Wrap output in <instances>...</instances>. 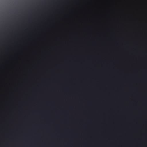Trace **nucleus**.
Masks as SVG:
<instances>
[{
	"label": "nucleus",
	"instance_id": "4",
	"mask_svg": "<svg viewBox=\"0 0 147 147\" xmlns=\"http://www.w3.org/2000/svg\"><path fill=\"white\" fill-rule=\"evenodd\" d=\"M0 23H1V20H0Z\"/></svg>",
	"mask_w": 147,
	"mask_h": 147
},
{
	"label": "nucleus",
	"instance_id": "5",
	"mask_svg": "<svg viewBox=\"0 0 147 147\" xmlns=\"http://www.w3.org/2000/svg\"><path fill=\"white\" fill-rule=\"evenodd\" d=\"M0 23H1V20H0Z\"/></svg>",
	"mask_w": 147,
	"mask_h": 147
},
{
	"label": "nucleus",
	"instance_id": "2",
	"mask_svg": "<svg viewBox=\"0 0 147 147\" xmlns=\"http://www.w3.org/2000/svg\"><path fill=\"white\" fill-rule=\"evenodd\" d=\"M0 23H1V20H0Z\"/></svg>",
	"mask_w": 147,
	"mask_h": 147
},
{
	"label": "nucleus",
	"instance_id": "3",
	"mask_svg": "<svg viewBox=\"0 0 147 147\" xmlns=\"http://www.w3.org/2000/svg\"><path fill=\"white\" fill-rule=\"evenodd\" d=\"M0 23H1V20H0Z\"/></svg>",
	"mask_w": 147,
	"mask_h": 147
},
{
	"label": "nucleus",
	"instance_id": "1",
	"mask_svg": "<svg viewBox=\"0 0 147 147\" xmlns=\"http://www.w3.org/2000/svg\"><path fill=\"white\" fill-rule=\"evenodd\" d=\"M0 23H1V20H0Z\"/></svg>",
	"mask_w": 147,
	"mask_h": 147
}]
</instances>
